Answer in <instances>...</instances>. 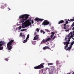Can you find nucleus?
<instances>
[{"mask_svg": "<svg viewBox=\"0 0 74 74\" xmlns=\"http://www.w3.org/2000/svg\"><path fill=\"white\" fill-rule=\"evenodd\" d=\"M64 21L63 20H60L58 23V24H60L61 23H64Z\"/></svg>", "mask_w": 74, "mask_h": 74, "instance_id": "4468645a", "label": "nucleus"}, {"mask_svg": "<svg viewBox=\"0 0 74 74\" xmlns=\"http://www.w3.org/2000/svg\"><path fill=\"white\" fill-rule=\"evenodd\" d=\"M28 18H29V15L27 14L22 15L20 16L19 17V19L22 18L21 20V22L23 23L25 22V21H26Z\"/></svg>", "mask_w": 74, "mask_h": 74, "instance_id": "f03ea898", "label": "nucleus"}, {"mask_svg": "<svg viewBox=\"0 0 74 74\" xmlns=\"http://www.w3.org/2000/svg\"><path fill=\"white\" fill-rule=\"evenodd\" d=\"M70 21H71L72 22H73L74 21V19H71L69 20Z\"/></svg>", "mask_w": 74, "mask_h": 74, "instance_id": "5701e85b", "label": "nucleus"}, {"mask_svg": "<svg viewBox=\"0 0 74 74\" xmlns=\"http://www.w3.org/2000/svg\"><path fill=\"white\" fill-rule=\"evenodd\" d=\"M22 27V26H20L19 27H18V29L19 30H21V28Z\"/></svg>", "mask_w": 74, "mask_h": 74, "instance_id": "a878e982", "label": "nucleus"}, {"mask_svg": "<svg viewBox=\"0 0 74 74\" xmlns=\"http://www.w3.org/2000/svg\"><path fill=\"white\" fill-rule=\"evenodd\" d=\"M32 44L33 45H36V42L35 41H34L32 42Z\"/></svg>", "mask_w": 74, "mask_h": 74, "instance_id": "6ab92c4d", "label": "nucleus"}, {"mask_svg": "<svg viewBox=\"0 0 74 74\" xmlns=\"http://www.w3.org/2000/svg\"><path fill=\"white\" fill-rule=\"evenodd\" d=\"M20 36H21V37H23L24 38H25V35H23L22 33H20Z\"/></svg>", "mask_w": 74, "mask_h": 74, "instance_id": "2eb2a0df", "label": "nucleus"}, {"mask_svg": "<svg viewBox=\"0 0 74 74\" xmlns=\"http://www.w3.org/2000/svg\"><path fill=\"white\" fill-rule=\"evenodd\" d=\"M70 21V20H69V19H68V21Z\"/></svg>", "mask_w": 74, "mask_h": 74, "instance_id": "09e8293b", "label": "nucleus"}, {"mask_svg": "<svg viewBox=\"0 0 74 74\" xmlns=\"http://www.w3.org/2000/svg\"><path fill=\"white\" fill-rule=\"evenodd\" d=\"M29 34H28L27 35V38H29Z\"/></svg>", "mask_w": 74, "mask_h": 74, "instance_id": "c85d7f7f", "label": "nucleus"}, {"mask_svg": "<svg viewBox=\"0 0 74 74\" xmlns=\"http://www.w3.org/2000/svg\"><path fill=\"white\" fill-rule=\"evenodd\" d=\"M65 32H68V31H69V30L66 29L65 30Z\"/></svg>", "mask_w": 74, "mask_h": 74, "instance_id": "f704fd0d", "label": "nucleus"}, {"mask_svg": "<svg viewBox=\"0 0 74 74\" xmlns=\"http://www.w3.org/2000/svg\"><path fill=\"white\" fill-rule=\"evenodd\" d=\"M22 28L24 29L25 28V27H29V26H30L32 25V22H30V20H28L25 22L24 23H22Z\"/></svg>", "mask_w": 74, "mask_h": 74, "instance_id": "f257e3e1", "label": "nucleus"}, {"mask_svg": "<svg viewBox=\"0 0 74 74\" xmlns=\"http://www.w3.org/2000/svg\"><path fill=\"white\" fill-rule=\"evenodd\" d=\"M26 64H25V65H26Z\"/></svg>", "mask_w": 74, "mask_h": 74, "instance_id": "6e6d98bb", "label": "nucleus"}, {"mask_svg": "<svg viewBox=\"0 0 74 74\" xmlns=\"http://www.w3.org/2000/svg\"><path fill=\"white\" fill-rule=\"evenodd\" d=\"M74 34H73L72 32H71L70 34H69L68 36V37H69V39L68 40V42H70V39H71V38H72V37H73V36H74Z\"/></svg>", "mask_w": 74, "mask_h": 74, "instance_id": "39448f33", "label": "nucleus"}, {"mask_svg": "<svg viewBox=\"0 0 74 74\" xmlns=\"http://www.w3.org/2000/svg\"><path fill=\"white\" fill-rule=\"evenodd\" d=\"M7 5V4L5 3H1V8L4 9L5 8V7H6Z\"/></svg>", "mask_w": 74, "mask_h": 74, "instance_id": "0eeeda50", "label": "nucleus"}, {"mask_svg": "<svg viewBox=\"0 0 74 74\" xmlns=\"http://www.w3.org/2000/svg\"><path fill=\"white\" fill-rule=\"evenodd\" d=\"M5 60L6 61H8V59L7 58H5Z\"/></svg>", "mask_w": 74, "mask_h": 74, "instance_id": "e433bc0d", "label": "nucleus"}, {"mask_svg": "<svg viewBox=\"0 0 74 74\" xmlns=\"http://www.w3.org/2000/svg\"><path fill=\"white\" fill-rule=\"evenodd\" d=\"M67 37L65 38V40H67Z\"/></svg>", "mask_w": 74, "mask_h": 74, "instance_id": "37998d69", "label": "nucleus"}, {"mask_svg": "<svg viewBox=\"0 0 74 74\" xmlns=\"http://www.w3.org/2000/svg\"><path fill=\"white\" fill-rule=\"evenodd\" d=\"M48 69H48V68H47Z\"/></svg>", "mask_w": 74, "mask_h": 74, "instance_id": "5fc2aeb1", "label": "nucleus"}, {"mask_svg": "<svg viewBox=\"0 0 74 74\" xmlns=\"http://www.w3.org/2000/svg\"><path fill=\"white\" fill-rule=\"evenodd\" d=\"M39 29L38 28H37L36 29V31H37V32H38H38H39Z\"/></svg>", "mask_w": 74, "mask_h": 74, "instance_id": "412c9836", "label": "nucleus"}, {"mask_svg": "<svg viewBox=\"0 0 74 74\" xmlns=\"http://www.w3.org/2000/svg\"><path fill=\"white\" fill-rule=\"evenodd\" d=\"M7 47L8 48V50H11L12 49V46L8 44H7Z\"/></svg>", "mask_w": 74, "mask_h": 74, "instance_id": "f8f14e48", "label": "nucleus"}, {"mask_svg": "<svg viewBox=\"0 0 74 74\" xmlns=\"http://www.w3.org/2000/svg\"><path fill=\"white\" fill-rule=\"evenodd\" d=\"M27 39H28V38H27L26 39H25V40H26V41H27Z\"/></svg>", "mask_w": 74, "mask_h": 74, "instance_id": "4c0bfd02", "label": "nucleus"}, {"mask_svg": "<svg viewBox=\"0 0 74 74\" xmlns=\"http://www.w3.org/2000/svg\"><path fill=\"white\" fill-rule=\"evenodd\" d=\"M47 64H48V66H50L51 65H53V63H48Z\"/></svg>", "mask_w": 74, "mask_h": 74, "instance_id": "aec40b11", "label": "nucleus"}, {"mask_svg": "<svg viewBox=\"0 0 74 74\" xmlns=\"http://www.w3.org/2000/svg\"><path fill=\"white\" fill-rule=\"evenodd\" d=\"M42 42H43V43H45V42H47V41H46V40H45L43 39Z\"/></svg>", "mask_w": 74, "mask_h": 74, "instance_id": "a211bd4d", "label": "nucleus"}, {"mask_svg": "<svg viewBox=\"0 0 74 74\" xmlns=\"http://www.w3.org/2000/svg\"><path fill=\"white\" fill-rule=\"evenodd\" d=\"M64 27H66V23L64 24Z\"/></svg>", "mask_w": 74, "mask_h": 74, "instance_id": "473e14b6", "label": "nucleus"}, {"mask_svg": "<svg viewBox=\"0 0 74 74\" xmlns=\"http://www.w3.org/2000/svg\"><path fill=\"white\" fill-rule=\"evenodd\" d=\"M74 44V41H73V42H72L71 43V45L69 46V47H70V48H72V46L73 45V44Z\"/></svg>", "mask_w": 74, "mask_h": 74, "instance_id": "dca6fc26", "label": "nucleus"}, {"mask_svg": "<svg viewBox=\"0 0 74 74\" xmlns=\"http://www.w3.org/2000/svg\"><path fill=\"white\" fill-rule=\"evenodd\" d=\"M51 34L53 36H54V33L53 32H52L51 33Z\"/></svg>", "mask_w": 74, "mask_h": 74, "instance_id": "7c9ffc66", "label": "nucleus"}, {"mask_svg": "<svg viewBox=\"0 0 74 74\" xmlns=\"http://www.w3.org/2000/svg\"><path fill=\"white\" fill-rule=\"evenodd\" d=\"M37 34V32L36 31H35L34 33V36H36V35Z\"/></svg>", "mask_w": 74, "mask_h": 74, "instance_id": "bb28decb", "label": "nucleus"}, {"mask_svg": "<svg viewBox=\"0 0 74 74\" xmlns=\"http://www.w3.org/2000/svg\"><path fill=\"white\" fill-rule=\"evenodd\" d=\"M74 26V24H72L71 25V27H73V26Z\"/></svg>", "mask_w": 74, "mask_h": 74, "instance_id": "c756f323", "label": "nucleus"}, {"mask_svg": "<svg viewBox=\"0 0 74 74\" xmlns=\"http://www.w3.org/2000/svg\"><path fill=\"white\" fill-rule=\"evenodd\" d=\"M40 32H41V33H42V32H43V31H42V30H40Z\"/></svg>", "mask_w": 74, "mask_h": 74, "instance_id": "ea45409f", "label": "nucleus"}, {"mask_svg": "<svg viewBox=\"0 0 74 74\" xmlns=\"http://www.w3.org/2000/svg\"><path fill=\"white\" fill-rule=\"evenodd\" d=\"M42 64H44V63H42V64L36 66L34 67V68L35 69H41L42 68H43L44 65Z\"/></svg>", "mask_w": 74, "mask_h": 74, "instance_id": "20e7f679", "label": "nucleus"}, {"mask_svg": "<svg viewBox=\"0 0 74 74\" xmlns=\"http://www.w3.org/2000/svg\"><path fill=\"white\" fill-rule=\"evenodd\" d=\"M64 29H66V27H64Z\"/></svg>", "mask_w": 74, "mask_h": 74, "instance_id": "a19ab883", "label": "nucleus"}, {"mask_svg": "<svg viewBox=\"0 0 74 74\" xmlns=\"http://www.w3.org/2000/svg\"><path fill=\"white\" fill-rule=\"evenodd\" d=\"M10 40L9 39V41H10Z\"/></svg>", "mask_w": 74, "mask_h": 74, "instance_id": "603ef678", "label": "nucleus"}, {"mask_svg": "<svg viewBox=\"0 0 74 74\" xmlns=\"http://www.w3.org/2000/svg\"><path fill=\"white\" fill-rule=\"evenodd\" d=\"M51 29H53V27H52L51 28Z\"/></svg>", "mask_w": 74, "mask_h": 74, "instance_id": "a18cd8bd", "label": "nucleus"}, {"mask_svg": "<svg viewBox=\"0 0 74 74\" xmlns=\"http://www.w3.org/2000/svg\"><path fill=\"white\" fill-rule=\"evenodd\" d=\"M49 49L50 48L48 46H45L43 48V49H44V50H45V49Z\"/></svg>", "mask_w": 74, "mask_h": 74, "instance_id": "ddd939ff", "label": "nucleus"}, {"mask_svg": "<svg viewBox=\"0 0 74 74\" xmlns=\"http://www.w3.org/2000/svg\"><path fill=\"white\" fill-rule=\"evenodd\" d=\"M42 33H43V34H45V32H44V31H43Z\"/></svg>", "mask_w": 74, "mask_h": 74, "instance_id": "49530a36", "label": "nucleus"}, {"mask_svg": "<svg viewBox=\"0 0 74 74\" xmlns=\"http://www.w3.org/2000/svg\"><path fill=\"white\" fill-rule=\"evenodd\" d=\"M3 42L1 41H0V51L2 50L3 49V47H1L3 45Z\"/></svg>", "mask_w": 74, "mask_h": 74, "instance_id": "9d476101", "label": "nucleus"}, {"mask_svg": "<svg viewBox=\"0 0 74 74\" xmlns=\"http://www.w3.org/2000/svg\"><path fill=\"white\" fill-rule=\"evenodd\" d=\"M27 42V41H26V40H24L23 41V43H25V42Z\"/></svg>", "mask_w": 74, "mask_h": 74, "instance_id": "b1692460", "label": "nucleus"}, {"mask_svg": "<svg viewBox=\"0 0 74 74\" xmlns=\"http://www.w3.org/2000/svg\"><path fill=\"white\" fill-rule=\"evenodd\" d=\"M59 62L58 61H57L56 62V64H59Z\"/></svg>", "mask_w": 74, "mask_h": 74, "instance_id": "393cba45", "label": "nucleus"}, {"mask_svg": "<svg viewBox=\"0 0 74 74\" xmlns=\"http://www.w3.org/2000/svg\"><path fill=\"white\" fill-rule=\"evenodd\" d=\"M53 37V35H51V38H52V37Z\"/></svg>", "mask_w": 74, "mask_h": 74, "instance_id": "72a5a7b5", "label": "nucleus"}, {"mask_svg": "<svg viewBox=\"0 0 74 74\" xmlns=\"http://www.w3.org/2000/svg\"><path fill=\"white\" fill-rule=\"evenodd\" d=\"M51 38H47L46 40V42H47V41H50V40H51Z\"/></svg>", "mask_w": 74, "mask_h": 74, "instance_id": "f3484780", "label": "nucleus"}, {"mask_svg": "<svg viewBox=\"0 0 74 74\" xmlns=\"http://www.w3.org/2000/svg\"><path fill=\"white\" fill-rule=\"evenodd\" d=\"M8 9L9 10H11V9H10V8H8Z\"/></svg>", "mask_w": 74, "mask_h": 74, "instance_id": "c03bdc74", "label": "nucleus"}, {"mask_svg": "<svg viewBox=\"0 0 74 74\" xmlns=\"http://www.w3.org/2000/svg\"><path fill=\"white\" fill-rule=\"evenodd\" d=\"M73 40H74V38H73Z\"/></svg>", "mask_w": 74, "mask_h": 74, "instance_id": "3c124183", "label": "nucleus"}, {"mask_svg": "<svg viewBox=\"0 0 74 74\" xmlns=\"http://www.w3.org/2000/svg\"><path fill=\"white\" fill-rule=\"evenodd\" d=\"M16 44V42H14V40H12L10 41V42H9L8 44H9V45H11L12 44Z\"/></svg>", "mask_w": 74, "mask_h": 74, "instance_id": "6e6552de", "label": "nucleus"}, {"mask_svg": "<svg viewBox=\"0 0 74 74\" xmlns=\"http://www.w3.org/2000/svg\"><path fill=\"white\" fill-rule=\"evenodd\" d=\"M66 24H68V21H66Z\"/></svg>", "mask_w": 74, "mask_h": 74, "instance_id": "c9c22d12", "label": "nucleus"}, {"mask_svg": "<svg viewBox=\"0 0 74 74\" xmlns=\"http://www.w3.org/2000/svg\"><path fill=\"white\" fill-rule=\"evenodd\" d=\"M35 21H36V22H42V21H43L44 19L43 18H36L34 19Z\"/></svg>", "mask_w": 74, "mask_h": 74, "instance_id": "1a4fd4ad", "label": "nucleus"}, {"mask_svg": "<svg viewBox=\"0 0 74 74\" xmlns=\"http://www.w3.org/2000/svg\"><path fill=\"white\" fill-rule=\"evenodd\" d=\"M49 21H48L47 20H44L42 23V25H45V26H47V25H49Z\"/></svg>", "mask_w": 74, "mask_h": 74, "instance_id": "423d86ee", "label": "nucleus"}, {"mask_svg": "<svg viewBox=\"0 0 74 74\" xmlns=\"http://www.w3.org/2000/svg\"><path fill=\"white\" fill-rule=\"evenodd\" d=\"M68 74H70V73H69Z\"/></svg>", "mask_w": 74, "mask_h": 74, "instance_id": "864d4df0", "label": "nucleus"}, {"mask_svg": "<svg viewBox=\"0 0 74 74\" xmlns=\"http://www.w3.org/2000/svg\"><path fill=\"white\" fill-rule=\"evenodd\" d=\"M25 30H27V29H21V32H23V31H25Z\"/></svg>", "mask_w": 74, "mask_h": 74, "instance_id": "4be33fe9", "label": "nucleus"}, {"mask_svg": "<svg viewBox=\"0 0 74 74\" xmlns=\"http://www.w3.org/2000/svg\"><path fill=\"white\" fill-rule=\"evenodd\" d=\"M69 44H70V42L68 41L64 42V45H65L66 44V46L64 47H65L64 48V49H65L66 51H68V50L69 51H70V49H71V48L70 47H68V45Z\"/></svg>", "mask_w": 74, "mask_h": 74, "instance_id": "7ed1b4c3", "label": "nucleus"}, {"mask_svg": "<svg viewBox=\"0 0 74 74\" xmlns=\"http://www.w3.org/2000/svg\"><path fill=\"white\" fill-rule=\"evenodd\" d=\"M59 67H61V65H59Z\"/></svg>", "mask_w": 74, "mask_h": 74, "instance_id": "de8ad7c7", "label": "nucleus"}, {"mask_svg": "<svg viewBox=\"0 0 74 74\" xmlns=\"http://www.w3.org/2000/svg\"><path fill=\"white\" fill-rule=\"evenodd\" d=\"M31 22L33 24V23H34V21H33V20H32V21H31Z\"/></svg>", "mask_w": 74, "mask_h": 74, "instance_id": "2f4dec72", "label": "nucleus"}, {"mask_svg": "<svg viewBox=\"0 0 74 74\" xmlns=\"http://www.w3.org/2000/svg\"><path fill=\"white\" fill-rule=\"evenodd\" d=\"M56 37V36H54L53 38V40H54V39Z\"/></svg>", "mask_w": 74, "mask_h": 74, "instance_id": "79ce46f5", "label": "nucleus"}, {"mask_svg": "<svg viewBox=\"0 0 74 74\" xmlns=\"http://www.w3.org/2000/svg\"><path fill=\"white\" fill-rule=\"evenodd\" d=\"M46 31L47 32H49V31L48 30V29H46Z\"/></svg>", "mask_w": 74, "mask_h": 74, "instance_id": "58836bf2", "label": "nucleus"}, {"mask_svg": "<svg viewBox=\"0 0 74 74\" xmlns=\"http://www.w3.org/2000/svg\"><path fill=\"white\" fill-rule=\"evenodd\" d=\"M39 38V35H36L34 37L33 40H37Z\"/></svg>", "mask_w": 74, "mask_h": 74, "instance_id": "9b49d317", "label": "nucleus"}, {"mask_svg": "<svg viewBox=\"0 0 74 74\" xmlns=\"http://www.w3.org/2000/svg\"><path fill=\"white\" fill-rule=\"evenodd\" d=\"M72 29L73 30H74V31H73V35H74V27Z\"/></svg>", "mask_w": 74, "mask_h": 74, "instance_id": "cd10ccee", "label": "nucleus"}, {"mask_svg": "<svg viewBox=\"0 0 74 74\" xmlns=\"http://www.w3.org/2000/svg\"><path fill=\"white\" fill-rule=\"evenodd\" d=\"M72 74H74V72H73L72 73Z\"/></svg>", "mask_w": 74, "mask_h": 74, "instance_id": "8fccbe9b", "label": "nucleus"}]
</instances>
